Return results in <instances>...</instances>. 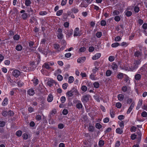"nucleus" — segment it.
I'll list each match as a JSON object with an SVG mask.
<instances>
[{
    "instance_id": "obj_33",
    "label": "nucleus",
    "mask_w": 147,
    "mask_h": 147,
    "mask_svg": "<svg viewBox=\"0 0 147 147\" xmlns=\"http://www.w3.org/2000/svg\"><path fill=\"white\" fill-rule=\"evenodd\" d=\"M57 78L58 81H61L63 80V78L61 75H57Z\"/></svg>"
},
{
    "instance_id": "obj_7",
    "label": "nucleus",
    "mask_w": 147,
    "mask_h": 147,
    "mask_svg": "<svg viewBox=\"0 0 147 147\" xmlns=\"http://www.w3.org/2000/svg\"><path fill=\"white\" fill-rule=\"evenodd\" d=\"M101 55L100 53H97L92 57V59L94 60L97 59L100 57Z\"/></svg>"
},
{
    "instance_id": "obj_37",
    "label": "nucleus",
    "mask_w": 147,
    "mask_h": 147,
    "mask_svg": "<svg viewBox=\"0 0 147 147\" xmlns=\"http://www.w3.org/2000/svg\"><path fill=\"white\" fill-rule=\"evenodd\" d=\"M104 144V141L103 140H100L98 142V144L99 146H103Z\"/></svg>"
},
{
    "instance_id": "obj_17",
    "label": "nucleus",
    "mask_w": 147,
    "mask_h": 147,
    "mask_svg": "<svg viewBox=\"0 0 147 147\" xmlns=\"http://www.w3.org/2000/svg\"><path fill=\"white\" fill-rule=\"evenodd\" d=\"M60 46L58 44H55L54 45V47L57 51H59Z\"/></svg>"
},
{
    "instance_id": "obj_53",
    "label": "nucleus",
    "mask_w": 147,
    "mask_h": 147,
    "mask_svg": "<svg viewBox=\"0 0 147 147\" xmlns=\"http://www.w3.org/2000/svg\"><path fill=\"white\" fill-rule=\"evenodd\" d=\"M109 118L106 117L103 119V121L104 123H106L109 122Z\"/></svg>"
},
{
    "instance_id": "obj_4",
    "label": "nucleus",
    "mask_w": 147,
    "mask_h": 147,
    "mask_svg": "<svg viewBox=\"0 0 147 147\" xmlns=\"http://www.w3.org/2000/svg\"><path fill=\"white\" fill-rule=\"evenodd\" d=\"M81 35L80 32L79 31V28H76L74 30V36H79Z\"/></svg>"
},
{
    "instance_id": "obj_19",
    "label": "nucleus",
    "mask_w": 147,
    "mask_h": 147,
    "mask_svg": "<svg viewBox=\"0 0 147 147\" xmlns=\"http://www.w3.org/2000/svg\"><path fill=\"white\" fill-rule=\"evenodd\" d=\"M73 91L71 90H70L69 91H68L66 93V96L68 97H71L73 95Z\"/></svg>"
},
{
    "instance_id": "obj_51",
    "label": "nucleus",
    "mask_w": 147,
    "mask_h": 147,
    "mask_svg": "<svg viewBox=\"0 0 147 147\" xmlns=\"http://www.w3.org/2000/svg\"><path fill=\"white\" fill-rule=\"evenodd\" d=\"M47 12L46 11H41L39 13V15L41 16H44L47 14Z\"/></svg>"
},
{
    "instance_id": "obj_9",
    "label": "nucleus",
    "mask_w": 147,
    "mask_h": 147,
    "mask_svg": "<svg viewBox=\"0 0 147 147\" xmlns=\"http://www.w3.org/2000/svg\"><path fill=\"white\" fill-rule=\"evenodd\" d=\"M125 74H123L120 73H119L117 76V78L119 79H121L123 78L125 76Z\"/></svg>"
},
{
    "instance_id": "obj_26",
    "label": "nucleus",
    "mask_w": 147,
    "mask_h": 147,
    "mask_svg": "<svg viewBox=\"0 0 147 147\" xmlns=\"http://www.w3.org/2000/svg\"><path fill=\"white\" fill-rule=\"evenodd\" d=\"M124 77L125 81H126L127 84H129L130 82V80L129 77L126 75H125Z\"/></svg>"
},
{
    "instance_id": "obj_13",
    "label": "nucleus",
    "mask_w": 147,
    "mask_h": 147,
    "mask_svg": "<svg viewBox=\"0 0 147 147\" xmlns=\"http://www.w3.org/2000/svg\"><path fill=\"white\" fill-rule=\"evenodd\" d=\"M116 132L119 134H121L123 132L122 129H121L119 127L117 128L116 130Z\"/></svg>"
},
{
    "instance_id": "obj_5",
    "label": "nucleus",
    "mask_w": 147,
    "mask_h": 147,
    "mask_svg": "<svg viewBox=\"0 0 147 147\" xmlns=\"http://www.w3.org/2000/svg\"><path fill=\"white\" fill-rule=\"evenodd\" d=\"M20 71L18 70H15L12 72V74L15 77L17 78L20 74Z\"/></svg>"
},
{
    "instance_id": "obj_58",
    "label": "nucleus",
    "mask_w": 147,
    "mask_h": 147,
    "mask_svg": "<svg viewBox=\"0 0 147 147\" xmlns=\"http://www.w3.org/2000/svg\"><path fill=\"white\" fill-rule=\"evenodd\" d=\"M141 115L143 117H146L147 115V113L145 111L143 112L141 114Z\"/></svg>"
},
{
    "instance_id": "obj_3",
    "label": "nucleus",
    "mask_w": 147,
    "mask_h": 147,
    "mask_svg": "<svg viewBox=\"0 0 147 147\" xmlns=\"http://www.w3.org/2000/svg\"><path fill=\"white\" fill-rule=\"evenodd\" d=\"M134 56L136 57H137L139 58L137 61L140 60L141 61V60L143 56L141 52L138 51H136L135 53ZM137 61V60H136L135 61Z\"/></svg>"
},
{
    "instance_id": "obj_61",
    "label": "nucleus",
    "mask_w": 147,
    "mask_h": 147,
    "mask_svg": "<svg viewBox=\"0 0 147 147\" xmlns=\"http://www.w3.org/2000/svg\"><path fill=\"white\" fill-rule=\"evenodd\" d=\"M131 137L132 140H134L136 138V136L134 134H133L131 135Z\"/></svg>"
},
{
    "instance_id": "obj_34",
    "label": "nucleus",
    "mask_w": 147,
    "mask_h": 147,
    "mask_svg": "<svg viewBox=\"0 0 147 147\" xmlns=\"http://www.w3.org/2000/svg\"><path fill=\"white\" fill-rule=\"evenodd\" d=\"M90 78L92 80H95L97 79L95 77V76L94 74H91L90 76Z\"/></svg>"
},
{
    "instance_id": "obj_31",
    "label": "nucleus",
    "mask_w": 147,
    "mask_h": 147,
    "mask_svg": "<svg viewBox=\"0 0 147 147\" xmlns=\"http://www.w3.org/2000/svg\"><path fill=\"white\" fill-rule=\"evenodd\" d=\"M118 119L119 120L124 119L125 118V116L123 115H119L118 116Z\"/></svg>"
},
{
    "instance_id": "obj_40",
    "label": "nucleus",
    "mask_w": 147,
    "mask_h": 147,
    "mask_svg": "<svg viewBox=\"0 0 147 147\" xmlns=\"http://www.w3.org/2000/svg\"><path fill=\"white\" fill-rule=\"evenodd\" d=\"M114 56H111L109 57V60L111 62L113 61L114 60Z\"/></svg>"
},
{
    "instance_id": "obj_64",
    "label": "nucleus",
    "mask_w": 147,
    "mask_h": 147,
    "mask_svg": "<svg viewBox=\"0 0 147 147\" xmlns=\"http://www.w3.org/2000/svg\"><path fill=\"white\" fill-rule=\"evenodd\" d=\"M63 37V35L62 33H59L57 37L59 39H61Z\"/></svg>"
},
{
    "instance_id": "obj_23",
    "label": "nucleus",
    "mask_w": 147,
    "mask_h": 147,
    "mask_svg": "<svg viewBox=\"0 0 147 147\" xmlns=\"http://www.w3.org/2000/svg\"><path fill=\"white\" fill-rule=\"evenodd\" d=\"M118 98L119 100H122L123 98V95L121 94H119L118 95Z\"/></svg>"
},
{
    "instance_id": "obj_48",
    "label": "nucleus",
    "mask_w": 147,
    "mask_h": 147,
    "mask_svg": "<svg viewBox=\"0 0 147 147\" xmlns=\"http://www.w3.org/2000/svg\"><path fill=\"white\" fill-rule=\"evenodd\" d=\"M66 100V98L64 96H62L61 98V100L62 103H64Z\"/></svg>"
},
{
    "instance_id": "obj_57",
    "label": "nucleus",
    "mask_w": 147,
    "mask_h": 147,
    "mask_svg": "<svg viewBox=\"0 0 147 147\" xmlns=\"http://www.w3.org/2000/svg\"><path fill=\"white\" fill-rule=\"evenodd\" d=\"M94 48L93 47H90L89 48V51L90 52H93L94 50Z\"/></svg>"
},
{
    "instance_id": "obj_56",
    "label": "nucleus",
    "mask_w": 147,
    "mask_h": 147,
    "mask_svg": "<svg viewBox=\"0 0 147 147\" xmlns=\"http://www.w3.org/2000/svg\"><path fill=\"white\" fill-rule=\"evenodd\" d=\"M1 70L4 73H6L7 72V70L6 68L5 67H3L1 68Z\"/></svg>"
},
{
    "instance_id": "obj_18",
    "label": "nucleus",
    "mask_w": 147,
    "mask_h": 147,
    "mask_svg": "<svg viewBox=\"0 0 147 147\" xmlns=\"http://www.w3.org/2000/svg\"><path fill=\"white\" fill-rule=\"evenodd\" d=\"M22 46L20 45H17L16 48V50L19 51H21L22 50Z\"/></svg>"
},
{
    "instance_id": "obj_21",
    "label": "nucleus",
    "mask_w": 147,
    "mask_h": 147,
    "mask_svg": "<svg viewBox=\"0 0 147 147\" xmlns=\"http://www.w3.org/2000/svg\"><path fill=\"white\" fill-rule=\"evenodd\" d=\"M118 123L121 128L123 129L124 127V123L123 121H119L118 122Z\"/></svg>"
},
{
    "instance_id": "obj_36",
    "label": "nucleus",
    "mask_w": 147,
    "mask_h": 147,
    "mask_svg": "<svg viewBox=\"0 0 147 147\" xmlns=\"http://www.w3.org/2000/svg\"><path fill=\"white\" fill-rule=\"evenodd\" d=\"M27 14L26 13H24L22 16V18L24 19H26L27 17Z\"/></svg>"
},
{
    "instance_id": "obj_22",
    "label": "nucleus",
    "mask_w": 147,
    "mask_h": 147,
    "mask_svg": "<svg viewBox=\"0 0 147 147\" xmlns=\"http://www.w3.org/2000/svg\"><path fill=\"white\" fill-rule=\"evenodd\" d=\"M35 85H36L38 84V80L37 79L34 78L32 80Z\"/></svg>"
},
{
    "instance_id": "obj_30",
    "label": "nucleus",
    "mask_w": 147,
    "mask_h": 147,
    "mask_svg": "<svg viewBox=\"0 0 147 147\" xmlns=\"http://www.w3.org/2000/svg\"><path fill=\"white\" fill-rule=\"evenodd\" d=\"M119 45V44L117 42H115L111 45V47H116Z\"/></svg>"
},
{
    "instance_id": "obj_43",
    "label": "nucleus",
    "mask_w": 147,
    "mask_h": 147,
    "mask_svg": "<svg viewBox=\"0 0 147 147\" xmlns=\"http://www.w3.org/2000/svg\"><path fill=\"white\" fill-rule=\"evenodd\" d=\"M114 20L116 21L119 22L120 20V18L119 16H117L115 17Z\"/></svg>"
},
{
    "instance_id": "obj_59",
    "label": "nucleus",
    "mask_w": 147,
    "mask_h": 147,
    "mask_svg": "<svg viewBox=\"0 0 147 147\" xmlns=\"http://www.w3.org/2000/svg\"><path fill=\"white\" fill-rule=\"evenodd\" d=\"M128 45V43H127L126 42H123L121 43V46L126 47Z\"/></svg>"
},
{
    "instance_id": "obj_29",
    "label": "nucleus",
    "mask_w": 147,
    "mask_h": 147,
    "mask_svg": "<svg viewBox=\"0 0 147 147\" xmlns=\"http://www.w3.org/2000/svg\"><path fill=\"white\" fill-rule=\"evenodd\" d=\"M110 114L111 118H113L115 116V112L113 110H111L110 111Z\"/></svg>"
},
{
    "instance_id": "obj_49",
    "label": "nucleus",
    "mask_w": 147,
    "mask_h": 147,
    "mask_svg": "<svg viewBox=\"0 0 147 147\" xmlns=\"http://www.w3.org/2000/svg\"><path fill=\"white\" fill-rule=\"evenodd\" d=\"M132 14V12L131 11H127L126 12V15L127 16H130Z\"/></svg>"
},
{
    "instance_id": "obj_55",
    "label": "nucleus",
    "mask_w": 147,
    "mask_h": 147,
    "mask_svg": "<svg viewBox=\"0 0 147 147\" xmlns=\"http://www.w3.org/2000/svg\"><path fill=\"white\" fill-rule=\"evenodd\" d=\"M106 23L104 20H102L100 22V24L102 26H105L106 25Z\"/></svg>"
},
{
    "instance_id": "obj_52",
    "label": "nucleus",
    "mask_w": 147,
    "mask_h": 147,
    "mask_svg": "<svg viewBox=\"0 0 147 147\" xmlns=\"http://www.w3.org/2000/svg\"><path fill=\"white\" fill-rule=\"evenodd\" d=\"M94 129V127L92 125H90L89 127V130L90 131H92Z\"/></svg>"
},
{
    "instance_id": "obj_62",
    "label": "nucleus",
    "mask_w": 147,
    "mask_h": 147,
    "mask_svg": "<svg viewBox=\"0 0 147 147\" xmlns=\"http://www.w3.org/2000/svg\"><path fill=\"white\" fill-rule=\"evenodd\" d=\"M120 144V142L119 141H117L115 143V147H119Z\"/></svg>"
},
{
    "instance_id": "obj_24",
    "label": "nucleus",
    "mask_w": 147,
    "mask_h": 147,
    "mask_svg": "<svg viewBox=\"0 0 147 147\" xmlns=\"http://www.w3.org/2000/svg\"><path fill=\"white\" fill-rule=\"evenodd\" d=\"M31 3L30 0H26L25 1V4L26 6H29Z\"/></svg>"
},
{
    "instance_id": "obj_63",
    "label": "nucleus",
    "mask_w": 147,
    "mask_h": 147,
    "mask_svg": "<svg viewBox=\"0 0 147 147\" xmlns=\"http://www.w3.org/2000/svg\"><path fill=\"white\" fill-rule=\"evenodd\" d=\"M64 127L62 123L59 124L58 125V127L60 129H62Z\"/></svg>"
},
{
    "instance_id": "obj_10",
    "label": "nucleus",
    "mask_w": 147,
    "mask_h": 147,
    "mask_svg": "<svg viewBox=\"0 0 147 147\" xmlns=\"http://www.w3.org/2000/svg\"><path fill=\"white\" fill-rule=\"evenodd\" d=\"M142 100L141 99L139 100L136 107V109H138L141 106L142 104Z\"/></svg>"
},
{
    "instance_id": "obj_14",
    "label": "nucleus",
    "mask_w": 147,
    "mask_h": 147,
    "mask_svg": "<svg viewBox=\"0 0 147 147\" xmlns=\"http://www.w3.org/2000/svg\"><path fill=\"white\" fill-rule=\"evenodd\" d=\"M74 80V78L72 76H70L69 77L68 80V82L69 83H72Z\"/></svg>"
},
{
    "instance_id": "obj_38",
    "label": "nucleus",
    "mask_w": 147,
    "mask_h": 147,
    "mask_svg": "<svg viewBox=\"0 0 147 147\" xmlns=\"http://www.w3.org/2000/svg\"><path fill=\"white\" fill-rule=\"evenodd\" d=\"M94 87L96 88H98L99 87V84L98 82H96L94 83Z\"/></svg>"
},
{
    "instance_id": "obj_2",
    "label": "nucleus",
    "mask_w": 147,
    "mask_h": 147,
    "mask_svg": "<svg viewBox=\"0 0 147 147\" xmlns=\"http://www.w3.org/2000/svg\"><path fill=\"white\" fill-rule=\"evenodd\" d=\"M91 98V96L88 94H86L82 96L81 100L84 103H86L88 100Z\"/></svg>"
},
{
    "instance_id": "obj_35",
    "label": "nucleus",
    "mask_w": 147,
    "mask_h": 147,
    "mask_svg": "<svg viewBox=\"0 0 147 147\" xmlns=\"http://www.w3.org/2000/svg\"><path fill=\"white\" fill-rule=\"evenodd\" d=\"M122 105L121 103L118 102L116 104V106L117 108L120 109L121 108Z\"/></svg>"
},
{
    "instance_id": "obj_27",
    "label": "nucleus",
    "mask_w": 147,
    "mask_h": 147,
    "mask_svg": "<svg viewBox=\"0 0 147 147\" xmlns=\"http://www.w3.org/2000/svg\"><path fill=\"white\" fill-rule=\"evenodd\" d=\"M111 71L110 70H108L106 72V75L107 76H111Z\"/></svg>"
},
{
    "instance_id": "obj_25",
    "label": "nucleus",
    "mask_w": 147,
    "mask_h": 147,
    "mask_svg": "<svg viewBox=\"0 0 147 147\" xmlns=\"http://www.w3.org/2000/svg\"><path fill=\"white\" fill-rule=\"evenodd\" d=\"M63 11L61 9L57 11L56 13V15L59 16H61L62 13Z\"/></svg>"
},
{
    "instance_id": "obj_46",
    "label": "nucleus",
    "mask_w": 147,
    "mask_h": 147,
    "mask_svg": "<svg viewBox=\"0 0 147 147\" xmlns=\"http://www.w3.org/2000/svg\"><path fill=\"white\" fill-rule=\"evenodd\" d=\"M102 35V33L100 32H97L96 34V36L98 38H100L101 37Z\"/></svg>"
},
{
    "instance_id": "obj_60",
    "label": "nucleus",
    "mask_w": 147,
    "mask_h": 147,
    "mask_svg": "<svg viewBox=\"0 0 147 147\" xmlns=\"http://www.w3.org/2000/svg\"><path fill=\"white\" fill-rule=\"evenodd\" d=\"M4 63L6 65H9L10 63V61L8 60H5L4 61Z\"/></svg>"
},
{
    "instance_id": "obj_8",
    "label": "nucleus",
    "mask_w": 147,
    "mask_h": 147,
    "mask_svg": "<svg viewBox=\"0 0 147 147\" xmlns=\"http://www.w3.org/2000/svg\"><path fill=\"white\" fill-rule=\"evenodd\" d=\"M53 95L50 94H49L47 97V100L49 102H51L53 100Z\"/></svg>"
},
{
    "instance_id": "obj_47",
    "label": "nucleus",
    "mask_w": 147,
    "mask_h": 147,
    "mask_svg": "<svg viewBox=\"0 0 147 147\" xmlns=\"http://www.w3.org/2000/svg\"><path fill=\"white\" fill-rule=\"evenodd\" d=\"M96 127L97 128L100 129L101 128L102 125L100 123H97L96 124Z\"/></svg>"
},
{
    "instance_id": "obj_15",
    "label": "nucleus",
    "mask_w": 147,
    "mask_h": 147,
    "mask_svg": "<svg viewBox=\"0 0 147 147\" xmlns=\"http://www.w3.org/2000/svg\"><path fill=\"white\" fill-rule=\"evenodd\" d=\"M8 99L7 98H5L3 100L2 103L3 106H5L8 103Z\"/></svg>"
},
{
    "instance_id": "obj_41",
    "label": "nucleus",
    "mask_w": 147,
    "mask_h": 147,
    "mask_svg": "<svg viewBox=\"0 0 147 147\" xmlns=\"http://www.w3.org/2000/svg\"><path fill=\"white\" fill-rule=\"evenodd\" d=\"M20 38V36L19 35L16 34L13 36V38L14 40H18Z\"/></svg>"
},
{
    "instance_id": "obj_20",
    "label": "nucleus",
    "mask_w": 147,
    "mask_h": 147,
    "mask_svg": "<svg viewBox=\"0 0 147 147\" xmlns=\"http://www.w3.org/2000/svg\"><path fill=\"white\" fill-rule=\"evenodd\" d=\"M49 64L48 63H45L43 65V66L45 68H46L47 69H49L50 68V67H49Z\"/></svg>"
},
{
    "instance_id": "obj_45",
    "label": "nucleus",
    "mask_w": 147,
    "mask_h": 147,
    "mask_svg": "<svg viewBox=\"0 0 147 147\" xmlns=\"http://www.w3.org/2000/svg\"><path fill=\"white\" fill-rule=\"evenodd\" d=\"M22 132L21 131H18L16 133V135L18 136H21L22 134Z\"/></svg>"
},
{
    "instance_id": "obj_11",
    "label": "nucleus",
    "mask_w": 147,
    "mask_h": 147,
    "mask_svg": "<svg viewBox=\"0 0 147 147\" xmlns=\"http://www.w3.org/2000/svg\"><path fill=\"white\" fill-rule=\"evenodd\" d=\"M28 93L30 95H33L34 94V92L33 89H31L28 90Z\"/></svg>"
},
{
    "instance_id": "obj_44",
    "label": "nucleus",
    "mask_w": 147,
    "mask_h": 147,
    "mask_svg": "<svg viewBox=\"0 0 147 147\" xmlns=\"http://www.w3.org/2000/svg\"><path fill=\"white\" fill-rule=\"evenodd\" d=\"M86 50V49L84 47H81L79 49L80 52H84Z\"/></svg>"
},
{
    "instance_id": "obj_28",
    "label": "nucleus",
    "mask_w": 147,
    "mask_h": 147,
    "mask_svg": "<svg viewBox=\"0 0 147 147\" xmlns=\"http://www.w3.org/2000/svg\"><path fill=\"white\" fill-rule=\"evenodd\" d=\"M82 105L81 102L80 101L79 102L77 103L76 105V107L78 109H80L82 108Z\"/></svg>"
},
{
    "instance_id": "obj_32",
    "label": "nucleus",
    "mask_w": 147,
    "mask_h": 147,
    "mask_svg": "<svg viewBox=\"0 0 147 147\" xmlns=\"http://www.w3.org/2000/svg\"><path fill=\"white\" fill-rule=\"evenodd\" d=\"M82 90L84 92H86L87 90V87L86 86L83 85L82 86L81 88Z\"/></svg>"
},
{
    "instance_id": "obj_6",
    "label": "nucleus",
    "mask_w": 147,
    "mask_h": 147,
    "mask_svg": "<svg viewBox=\"0 0 147 147\" xmlns=\"http://www.w3.org/2000/svg\"><path fill=\"white\" fill-rule=\"evenodd\" d=\"M86 60V58L85 57H82L78 58L77 59V61L78 63H81L84 62Z\"/></svg>"
},
{
    "instance_id": "obj_39",
    "label": "nucleus",
    "mask_w": 147,
    "mask_h": 147,
    "mask_svg": "<svg viewBox=\"0 0 147 147\" xmlns=\"http://www.w3.org/2000/svg\"><path fill=\"white\" fill-rule=\"evenodd\" d=\"M119 11L115 10L113 12L112 15L113 16H114L119 15Z\"/></svg>"
},
{
    "instance_id": "obj_1",
    "label": "nucleus",
    "mask_w": 147,
    "mask_h": 147,
    "mask_svg": "<svg viewBox=\"0 0 147 147\" xmlns=\"http://www.w3.org/2000/svg\"><path fill=\"white\" fill-rule=\"evenodd\" d=\"M141 61L140 60L135 61L133 65L131 67H130L128 65L123 66L121 67V69H124L126 71H134L138 68V65L140 64Z\"/></svg>"
},
{
    "instance_id": "obj_16",
    "label": "nucleus",
    "mask_w": 147,
    "mask_h": 147,
    "mask_svg": "<svg viewBox=\"0 0 147 147\" xmlns=\"http://www.w3.org/2000/svg\"><path fill=\"white\" fill-rule=\"evenodd\" d=\"M141 75L138 74H136L135 76V79L137 80H139L141 78Z\"/></svg>"
},
{
    "instance_id": "obj_50",
    "label": "nucleus",
    "mask_w": 147,
    "mask_h": 147,
    "mask_svg": "<svg viewBox=\"0 0 147 147\" xmlns=\"http://www.w3.org/2000/svg\"><path fill=\"white\" fill-rule=\"evenodd\" d=\"M121 39V37L119 36H117L116 38H115V41L117 42L120 41Z\"/></svg>"
},
{
    "instance_id": "obj_42",
    "label": "nucleus",
    "mask_w": 147,
    "mask_h": 147,
    "mask_svg": "<svg viewBox=\"0 0 147 147\" xmlns=\"http://www.w3.org/2000/svg\"><path fill=\"white\" fill-rule=\"evenodd\" d=\"M68 86V84L67 83H65L62 85V88L64 89H66Z\"/></svg>"
},
{
    "instance_id": "obj_12",
    "label": "nucleus",
    "mask_w": 147,
    "mask_h": 147,
    "mask_svg": "<svg viewBox=\"0 0 147 147\" xmlns=\"http://www.w3.org/2000/svg\"><path fill=\"white\" fill-rule=\"evenodd\" d=\"M118 65L116 63H113L111 65V67L113 70H116L117 68Z\"/></svg>"
},
{
    "instance_id": "obj_54",
    "label": "nucleus",
    "mask_w": 147,
    "mask_h": 147,
    "mask_svg": "<svg viewBox=\"0 0 147 147\" xmlns=\"http://www.w3.org/2000/svg\"><path fill=\"white\" fill-rule=\"evenodd\" d=\"M67 1V0H62L61 3V5L62 6L65 5Z\"/></svg>"
}]
</instances>
